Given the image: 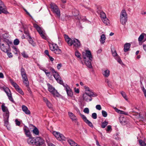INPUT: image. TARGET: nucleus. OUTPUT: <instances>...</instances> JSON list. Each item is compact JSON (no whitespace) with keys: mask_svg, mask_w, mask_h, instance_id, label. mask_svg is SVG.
Wrapping results in <instances>:
<instances>
[{"mask_svg":"<svg viewBox=\"0 0 146 146\" xmlns=\"http://www.w3.org/2000/svg\"><path fill=\"white\" fill-rule=\"evenodd\" d=\"M96 109L98 110H100L101 109V107L100 105H98L96 106Z\"/></svg>","mask_w":146,"mask_h":146,"instance_id":"bf43d9fd","label":"nucleus"},{"mask_svg":"<svg viewBox=\"0 0 146 146\" xmlns=\"http://www.w3.org/2000/svg\"><path fill=\"white\" fill-rule=\"evenodd\" d=\"M121 95H122V96L126 100H128L127 98V96L125 92L123 91H122L121 92Z\"/></svg>","mask_w":146,"mask_h":146,"instance_id":"ea45409f","label":"nucleus"},{"mask_svg":"<svg viewBox=\"0 0 146 146\" xmlns=\"http://www.w3.org/2000/svg\"><path fill=\"white\" fill-rule=\"evenodd\" d=\"M9 117V114L8 113V112L7 111L5 116V118L6 119L4 120V123L5 125L6 126H7L8 125Z\"/></svg>","mask_w":146,"mask_h":146,"instance_id":"f3484780","label":"nucleus"},{"mask_svg":"<svg viewBox=\"0 0 146 146\" xmlns=\"http://www.w3.org/2000/svg\"><path fill=\"white\" fill-rule=\"evenodd\" d=\"M107 128L106 129V131L107 132L110 131L111 129V126L110 125H108L107 127Z\"/></svg>","mask_w":146,"mask_h":146,"instance_id":"052dcab7","label":"nucleus"},{"mask_svg":"<svg viewBox=\"0 0 146 146\" xmlns=\"http://www.w3.org/2000/svg\"><path fill=\"white\" fill-rule=\"evenodd\" d=\"M21 54L23 56L24 58H27L28 57V56L25 53V51H23V52L21 53Z\"/></svg>","mask_w":146,"mask_h":146,"instance_id":"8fccbe9b","label":"nucleus"},{"mask_svg":"<svg viewBox=\"0 0 146 146\" xmlns=\"http://www.w3.org/2000/svg\"><path fill=\"white\" fill-rule=\"evenodd\" d=\"M64 35L65 40L69 45L71 46L73 45V47L75 49L78 48L80 47L81 44L78 39H74L72 40L68 35Z\"/></svg>","mask_w":146,"mask_h":146,"instance_id":"7ed1b4c3","label":"nucleus"},{"mask_svg":"<svg viewBox=\"0 0 146 146\" xmlns=\"http://www.w3.org/2000/svg\"><path fill=\"white\" fill-rule=\"evenodd\" d=\"M74 91L75 92L77 93H78L79 92V90L78 88H74Z\"/></svg>","mask_w":146,"mask_h":146,"instance_id":"69168bd1","label":"nucleus"},{"mask_svg":"<svg viewBox=\"0 0 146 146\" xmlns=\"http://www.w3.org/2000/svg\"><path fill=\"white\" fill-rule=\"evenodd\" d=\"M28 37L29 38L28 40L29 41V43L31 44L32 45H33V46H35V43L33 41L31 36H29V37Z\"/></svg>","mask_w":146,"mask_h":146,"instance_id":"cd10ccee","label":"nucleus"},{"mask_svg":"<svg viewBox=\"0 0 146 146\" xmlns=\"http://www.w3.org/2000/svg\"><path fill=\"white\" fill-rule=\"evenodd\" d=\"M66 92L68 96L70 97H72V96L73 94L72 90L70 88L67 90Z\"/></svg>","mask_w":146,"mask_h":146,"instance_id":"c756f323","label":"nucleus"},{"mask_svg":"<svg viewBox=\"0 0 146 146\" xmlns=\"http://www.w3.org/2000/svg\"><path fill=\"white\" fill-rule=\"evenodd\" d=\"M4 5L1 0H0V7H4Z\"/></svg>","mask_w":146,"mask_h":146,"instance_id":"e2e57ef3","label":"nucleus"},{"mask_svg":"<svg viewBox=\"0 0 146 146\" xmlns=\"http://www.w3.org/2000/svg\"><path fill=\"white\" fill-rule=\"evenodd\" d=\"M53 76L58 82L61 80V78L59 74H54L53 75Z\"/></svg>","mask_w":146,"mask_h":146,"instance_id":"6ab92c4d","label":"nucleus"},{"mask_svg":"<svg viewBox=\"0 0 146 146\" xmlns=\"http://www.w3.org/2000/svg\"><path fill=\"white\" fill-rule=\"evenodd\" d=\"M51 8L53 10L58 8V7L54 4L51 3L50 5Z\"/></svg>","mask_w":146,"mask_h":146,"instance_id":"e433bc0d","label":"nucleus"},{"mask_svg":"<svg viewBox=\"0 0 146 146\" xmlns=\"http://www.w3.org/2000/svg\"><path fill=\"white\" fill-rule=\"evenodd\" d=\"M105 39L106 37L105 35L104 34H102L100 38V42L102 44H103L105 42Z\"/></svg>","mask_w":146,"mask_h":146,"instance_id":"a878e982","label":"nucleus"},{"mask_svg":"<svg viewBox=\"0 0 146 146\" xmlns=\"http://www.w3.org/2000/svg\"><path fill=\"white\" fill-rule=\"evenodd\" d=\"M12 48L14 50V52L15 54L17 55L18 53H19V50L16 47L13 46Z\"/></svg>","mask_w":146,"mask_h":146,"instance_id":"473e14b6","label":"nucleus"},{"mask_svg":"<svg viewBox=\"0 0 146 146\" xmlns=\"http://www.w3.org/2000/svg\"><path fill=\"white\" fill-rule=\"evenodd\" d=\"M2 13L6 14L9 13L7 9L3 7H0V14Z\"/></svg>","mask_w":146,"mask_h":146,"instance_id":"b1692460","label":"nucleus"},{"mask_svg":"<svg viewBox=\"0 0 146 146\" xmlns=\"http://www.w3.org/2000/svg\"><path fill=\"white\" fill-rule=\"evenodd\" d=\"M92 117L94 119H95L97 118V114L96 113H93L92 115Z\"/></svg>","mask_w":146,"mask_h":146,"instance_id":"09e8293b","label":"nucleus"},{"mask_svg":"<svg viewBox=\"0 0 146 146\" xmlns=\"http://www.w3.org/2000/svg\"><path fill=\"white\" fill-rule=\"evenodd\" d=\"M68 115L72 121H75V122L77 120V118L76 116L72 112H68Z\"/></svg>","mask_w":146,"mask_h":146,"instance_id":"4468645a","label":"nucleus"},{"mask_svg":"<svg viewBox=\"0 0 146 146\" xmlns=\"http://www.w3.org/2000/svg\"><path fill=\"white\" fill-rule=\"evenodd\" d=\"M17 91L19 92V93H20L21 95H23L24 93L22 91V90L19 88L18 89Z\"/></svg>","mask_w":146,"mask_h":146,"instance_id":"864d4df0","label":"nucleus"},{"mask_svg":"<svg viewBox=\"0 0 146 146\" xmlns=\"http://www.w3.org/2000/svg\"><path fill=\"white\" fill-rule=\"evenodd\" d=\"M111 52L113 56H115L117 55V54L115 50H111Z\"/></svg>","mask_w":146,"mask_h":146,"instance_id":"a18cd8bd","label":"nucleus"},{"mask_svg":"<svg viewBox=\"0 0 146 146\" xmlns=\"http://www.w3.org/2000/svg\"><path fill=\"white\" fill-rule=\"evenodd\" d=\"M72 13L76 19H80L79 17V11L77 10L74 9L73 10Z\"/></svg>","mask_w":146,"mask_h":146,"instance_id":"ddd939ff","label":"nucleus"},{"mask_svg":"<svg viewBox=\"0 0 146 146\" xmlns=\"http://www.w3.org/2000/svg\"><path fill=\"white\" fill-rule=\"evenodd\" d=\"M10 81L11 84L15 88L16 90L19 88V86L16 83L14 82L12 80H10Z\"/></svg>","mask_w":146,"mask_h":146,"instance_id":"7c9ffc66","label":"nucleus"},{"mask_svg":"<svg viewBox=\"0 0 146 146\" xmlns=\"http://www.w3.org/2000/svg\"><path fill=\"white\" fill-rule=\"evenodd\" d=\"M22 76L23 83L26 86H28L29 84V82L28 80L26 74H22Z\"/></svg>","mask_w":146,"mask_h":146,"instance_id":"9b49d317","label":"nucleus"},{"mask_svg":"<svg viewBox=\"0 0 146 146\" xmlns=\"http://www.w3.org/2000/svg\"><path fill=\"white\" fill-rule=\"evenodd\" d=\"M64 88H65L66 91L67 90H68L70 88L68 86L67 84H66L64 86Z\"/></svg>","mask_w":146,"mask_h":146,"instance_id":"4d7b16f0","label":"nucleus"},{"mask_svg":"<svg viewBox=\"0 0 146 146\" xmlns=\"http://www.w3.org/2000/svg\"><path fill=\"white\" fill-rule=\"evenodd\" d=\"M50 50L53 51L56 54H59L61 53V49L59 48L58 46L56 44H52L50 45Z\"/></svg>","mask_w":146,"mask_h":146,"instance_id":"39448f33","label":"nucleus"},{"mask_svg":"<svg viewBox=\"0 0 146 146\" xmlns=\"http://www.w3.org/2000/svg\"><path fill=\"white\" fill-rule=\"evenodd\" d=\"M48 89V91L50 92L54 96L58 97L59 94L55 88L49 83H47Z\"/></svg>","mask_w":146,"mask_h":146,"instance_id":"423d86ee","label":"nucleus"},{"mask_svg":"<svg viewBox=\"0 0 146 146\" xmlns=\"http://www.w3.org/2000/svg\"><path fill=\"white\" fill-rule=\"evenodd\" d=\"M46 104L47 106L49 108H52V105L48 101L46 103Z\"/></svg>","mask_w":146,"mask_h":146,"instance_id":"3c124183","label":"nucleus"},{"mask_svg":"<svg viewBox=\"0 0 146 146\" xmlns=\"http://www.w3.org/2000/svg\"><path fill=\"white\" fill-rule=\"evenodd\" d=\"M102 20L104 24H106L107 25H110V21L107 18H106V17L102 19Z\"/></svg>","mask_w":146,"mask_h":146,"instance_id":"2f4dec72","label":"nucleus"},{"mask_svg":"<svg viewBox=\"0 0 146 146\" xmlns=\"http://www.w3.org/2000/svg\"><path fill=\"white\" fill-rule=\"evenodd\" d=\"M24 130L26 135L28 137H30V132L29 130L28 129V127L25 126L24 129Z\"/></svg>","mask_w":146,"mask_h":146,"instance_id":"5701e85b","label":"nucleus"},{"mask_svg":"<svg viewBox=\"0 0 146 146\" xmlns=\"http://www.w3.org/2000/svg\"><path fill=\"white\" fill-rule=\"evenodd\" d=\"M53 11L57 15L58 17H60V11L58 8L53 10Z\"/></svg>","mask_w":146,"mask_h":146,"instance_id":"c85d7f7f","label":"nucleus"},{"mask_svg":"<svg viewBox=\"0 0 146 146\" xmlns=\"http://www.w3.org/2000/svg\"><path fill=\"white\" fill-rule=\"evenodd\" d=\"M68 142L71 146H80L75 143L74 141L71 139H68Z\"/></svg>","mask_w":146,"mask_h":146,"instance_id":"4be33fe9","label":"nucleus"},{"mask_svg":"<svg viewBox=\"0 0 146 146\" xmlns=\"http://www.w3.org/2000/svg\"><path fill=\"white\" fill-rule=\"evenodd\" d=\"M102 114L103 116L104 117H106L108 115L107 112L104 110H102Z\"/></svg>","mask_w":146,"mask_h":146,"instance_id":"de8ad7c7","label":"nucleus"},{"mask_svg":"<svg viewBox=\"0 0 146 146\" xmlns=\"http://www.w3.org/2000/svg\"><path fill=\"white\" fill-rule=\"evenodd\" d=\"M143 49L146 52V44H143Z\"/></svg>","mask_w":146,"mask_h":146,"instance_id":"338daca9","label":"nucleus"},{"mask_svg":"<svg viewBox=\"0 0 146 146\" xmlns=\"http://www.w3.org/2000/svg\"><path fill=\"white\" fill-rule=\"evenodd\" d=\"M33 133L35 135H38V134L39 131L37 128L35 127L33 130Z\"/></svg>","mask_w":146,"mask_h":146,"instance_id":"f704fd0d","label":"nucleus"},{"mask_svg":"<svg viewBox=\"0 0 146 146\" xmlns=\"http://www.w3.org/2000/svg\"><path fill=\"white\" fill-rule=\"evenodd\" d=\"M13 42L14 45H17L19 44V41L18 39H16L14 40Z\"/></svg>","mask_w":146,"mask_h":146,"instance_id":"49530a36","label":"nucleus"},{"mask_svg":"<svg viewBox=\"0 0 146 146\" xmlns=\"http://www.w3.org/2000/svg\"><path fill=\"white\" fill-rule=\"evenodd\" d=\"M97 96V94L93 92H90L89 93L88 92H85L83 94V97L84 100L87 102H89L92 101V97H95Z\"/></svg>","mask_w":146,"mask_h":146,"instance_id":"20e7f679","label":"nucleus"},{"mask_svg":"<svg viewBox=\"0 0 146 146\" xmlns=\"http://www.w3.org/2000/svg\"><path fill=\"white\" fill-rule=\"evenodd\" d=\"M108 121H105L102 123L101 127L103 128H105L108 125Z\"/></svg>","mask_w":146,"mask_h":146,"instance_id":"72a5a7b5","label":"nucleus"},{"mask_svg":"<svg viewBox=\"0 0 146 146\" xmlns=\"http://www.w3.org/2000/svg\"><path fill=\"white\" fill-rule=\"evenodd\" d=\"M119 119L120 123L123 125H125L128 122L127 119L123 117H120L119 118Z\"/></svg>","mask_w":146,"mask_h":146,"instance_id":"f8f14e48","label":"nucleus"},{"mask_svg":"<svg viewBox=\"0 0 146 146\" xmlns=\"http://www.w3.org/2000/svg\"><path fill=\"white\" fill-rule=\"evenodd\" d=\"M84 88L86 92H88L90 93V92H92V90L87 86H84Z\"/></svg>","mask_w":146,"mask_h":146,"instance_id":"a19ab883","label":"nucleus"},{"mask_svg":"<svg viewBox=\"0 0 146 146\" xmlns=\"http://www.w3.org/2000/svg\"><path fill=\"white\" fill-rule=\"evenodd\" d=\"M75 56L78 58H81L80 57V54L77 51H76L75 52Z\"/></svg>","mask_w":146,"mask_h":146,"instance_id":"37998d69","label":"nucleus"},{"mask_svg":"<svg viewBox=\"0 0 146 146\" xmlns=\"http://www.w3.org/2000/svg\"><path fill=\"white\" fill-rule=\"evenodd\" d=\"M15 122L16 124L17 125L19 126L21 124V122L20 121H19L17 119H16L15 120Z\"/></svg>","mask_w":146,"mask_h":146,"instance_id":"5fc2aeb1","label":"nucleus"},{"mask_svg":"<svg viewBox=\"0 0 146 146\" xmlns=\"http://www.w3.org/2000/svg\"><path fill=\"white\" fill-rule=\"evenodd\" d=\"M8 96L9 100L13 102V99L11 93L9 89L7 87H3L2 88Z\"/></svg>","mask_w":146,"mask_h":146,"instance_id":"0eeeda50","label":"nucleus"},{"mask_svg":"<svg viewBox=\"0 0 146 146\" xmlns=\"http://www.w3.org/2000/svg\"><path fill=\"white\" fill-rule=\"evenodd\" d=\"M89 109L88 108H86L84 110V112L88 114L89 113Z\"/></svg>","mask_w":146,"mask_h":146,"instance_id":"603ef678","label":"nucleus"},{"mask_svg":"<svg viewBox=\"0 0 146 146\" xmlns=\"http://www.w3.org/2000/svg\"><path fill=\"white\" fill-rule=\"evenodd\" d=\"M28 143L30 144L35 145V139L34 138H29L27 140Z\"/></svg>","mask_w":146,"mask_h":146,"instance_id":"a211bd4d","label":"nucleus"},{"mask_svg":"<svg viewBox=\"0 0 146 146\" xmlns=\"http://www.w3.org/2000/svg\"><path fill=\"white\" fill-rule=\"evenodd\" d=\"M12 44V42L6 38L0 39V48L3 52H6L10 50V44Z\"/></svg>","mask_w":146,"mask_h":146,"instance_id":"f257e3e1","label":"nucleus"},{"mask_svg":"<svg viewBox=\"0 0 146 146\" xmlns=\"http://www.w3.org/2000/svg\"><path fill=\"white\" fill-rule=\"evenodd\" d=\"M83 57L86 66L89 68H92L91 61L92 60V56L90 51L86 50V53H83Z\"/></svg>","mask_w":146,"mask_h":146,"instance_id":"f03ea898","label":"nucleus"},{"mask_svg":"<svg viewBox=\"0 0 146 146\" xmlns=\"http://www.w3.org/2000/svg\"><path fill=\"white\" fill-rule=\"evenodd\" d=\"M120 17V21L123 25L125 24L127 21V17Z\"/></svg>","mask_w":146,"mask_h":146,"instance_id":"412c9836","label":"nucleus"},{"mask_svg":"<svg viewBox=\"0 0 146 146\" xmlns=\"http://www.w3.org/2000/svg\"><path fill=\"white\" fill-rule=\"evenodd\" d=\"M131 46V44L130 43H126L124 46V50L125 52H127L129 51Z\"/></svg>","mask_w":146,"mask_h":146,"instance_id":"dca6fc26","label":"nucleus"},{"mask_svg":"<svg viewBox=\"0 0 146 146\" xmlns=\"http://www.w3.org/2000/svg\"><path fill=\"white\" fill-rule=\"evenodd\" d=\"M34 27L36 29L37 31L38 32L41 37L44 39H46V37L44 34L43 32L41 29V28L36 24H34Z\"/></svg>","mask_w":146,"mask_h":146,"instance_id":"6e6552de","label":"nucleus"},{"mask_svg":"<svg viewBox=\"0 0 146 146\" xmlns=\"http://www.w3.org/2000/svg\"><path fill=\"white\" fill-rule=\"evenodd\" d=\"M46 76L48 77L50 80L52 78V75L51 74H46Z\"/></svg>","mask_w":146,"mask_h":146,"instance_id":"6e6d98bb","label":"nucleus"},{"mask_svg":"<svg viewBox=\"0 0 146 146\" xmlns=\"http://www.w3.org/2000/svg\"><path fill=\"white\" fill-rule=\"evenodd\" d=\"M117 62H119L120 64H121L122 62L121 60L119 58H118L117 59Z\"/></svg>","mask_w":146,"mask_h":146,"instance_id":"774afa93","label":"nucleus"},{"mask_svg":"<svg viewBox=\"0 0 146 146\" xmlns=\"http://www.w3.org/2000/svg\"><path fill=\"white\" fill-rule=\"evenodd\" d=\"M86 123L90 127H93V125L92 124V123L88 120L87 121Z\"/></svg>","mask_w":146,"mask_h":146,"instance_id":"c03bdc74","label":"nucleus"},{"mask_svg":"<svg viewBox=\"0 0 146 146\" xmlns=\"http://www.w3.org/2000/svg\"><path fill=\"white\" fill-rule=\"evenodd\" d=\"M126 11L125 10H122L120 14V17H127Z\"/></svg>","mask_w":146,"mask_h":146,"instance_id":"393cba45","label":"nucleus"},{"mask_svg":"<svg viewBox=\"0 0 146 146\" xmlns=\"http://www.w3.org/2000/svg\"><path fill=\"white\" fill-rule=\"evenodd\" d=\"M80 115L81 117L83 119L84 121L85 122L87 121L88 120V119H87L86 117L84 115L81 113H80Z\"/></svg>","mask_w":146,"mask_h":146,"instance_id":"79ce46f5","label":"nucleus"},{"mask_svg":"<svg viewBox=\"0 0 146 146\" xmlns=\"http://www.w3.org/2000/svg\"><path fill=\"white\" fill-rule=\"evenodd\" d=\"M6 53H7V54L8 57L9 58H12L13 57V55H12L11 53L9 52H6Z\"/></svg>","mask_w":146,"mask_h":146,"instance_id":"13d9d810","label":"nucleus"},{"mask_svg":"<svg viewBox=\"0 0 146 146\" xmlns=\"http://www.w3.org/2000/svg\"><path fill=\"white\" fill-rule=\"evenodd\" d=\"M144 33H143L139 36L138 38V40L139 41L141 42L142 40L144 38Z\"/></svg>","mask_w":146,"mask_h":146,"instance_id":"c9c22d12","label":"nucleus"},{"mask_svg":"<svg viewBox=\"0 0 146 146\" xmlns=\"http://www.w3.org/2000/svg\"><path fill=\"white\" fill-rule=\"evenodd\" d=\"M1 109L3 112H6L5 114H6L7 111L8 112V113L9 114V111L8 110V109L5 106L4 104H2L1 106Z\"/></svg>","mask_w":146,"mask_h":146,"instance_id":"bb28decb","label":"nucleus"},{"mask_svg":"<svg viewBox=\"0 0 146 146\" xmlns=\"http://www.w3.org/2000/svg\"><path fill=\"white\" fill-rule=\"evenodd\" d=\"M22 108L23 111L26 114H30L31 113L30 111L28 110V108L25 105H23Z\"/></svg>","mask_w":146,"mask_h":146,"instance_id":"2eb2a0df","label":"nucleus"},{"mask_svg":"<svg viewBox=\"0 0 146 146\" xmlns=\"http://www.w3.org/2000/svg\"><path fill=\"white\" fill-rule=\"evenodd\" d=\"M97 13H98L100 14V17L102 18V19L106 17L105 13L101 10H99L97 11Z\"/></svg>","mask_w":146,"mask_h":146,"instance_id":"aec40b11","label":"nucleus"},{"mask_svg":"<svg viewBox=\"0 0 146 146\" xmlns=\"http://www.w3.org/2000/svg\"><path fill=\"white\" fill-rule=\"evenodd\" d=\"M45 54H46L47 56H50L49 54L48 51L47 50H46L44 51Z\"/></svg>","mask_w":146,"mask_h":146,"instance_id":"0e129e2a","label":"nucleus"},{"mask_svg":"<svg viewBox=\"0 0 146 146\" xmlns=\"http://www.w3.org/2000/svg\"><path fill=\"white\" fill-rule=\"evenodd\" d=\"M139 143L141 146H146V143L142 140H139Z\"/></svg>","mask_w":146,"mask_h":146,"instance_id":"4c0bfd02","label":"nucleus"},{"mask_svg":"<svg viewBox=\"0 0 146 146\" xmlns=\"http://www.w3.org/2000/svg\"><path fill=\"white\" fill-rule=\"evenodd\" d=\"M24 33L27 35V36L28 37H29V36H30V35L29 32L28 31V30L25 27H23Z\"/></svg>","mask_w":146,"mask_h":146,"instance_id":"58836bf2","label":"nucleus"},{"mask_svg":"<svg viewBox=\"0 0 146 146\" xmlns=\"http://www.w3.org/2000/svg\"><path fill=\"white\" fill-rule=\"evenodd\" d=\"M62 65L61 64L59 63L57 65V68L58 69H60Z\"/></svg>","mask_w":146,"mask_h":146,"instance_id":"680f3d73","label":"nucleus"},{"mask_svg":"<svg viewBox=\"0 0 146 146\" xmlns=\"http://www.w3.org/2000/svg\"><path fill=\"white\" fill-rule=\"evenodd\" d=\"M35 145L40 146L43 144L44 140L40 137H37L35 139Z\"/></svg>","mask_w":146,"mask_h":146,"instance_id":"9d476101","label":"nucleus"},{"mask_svg":"<svg viewBox=\"0 0 146 146\" xmlns=\"http://www.w3.org/2000/svg\"><path fill=\"white\" fill-rule=\"evenodd\" d=\"M53 134L57 139L59 140H65V137L62 134L60 133L59 132L54 131L53 132Z\"/></svg>","mask_w":146,"mask_h":146,"instance_id":"1a4fd4ad","label":"nucleus"}]
</instances>
